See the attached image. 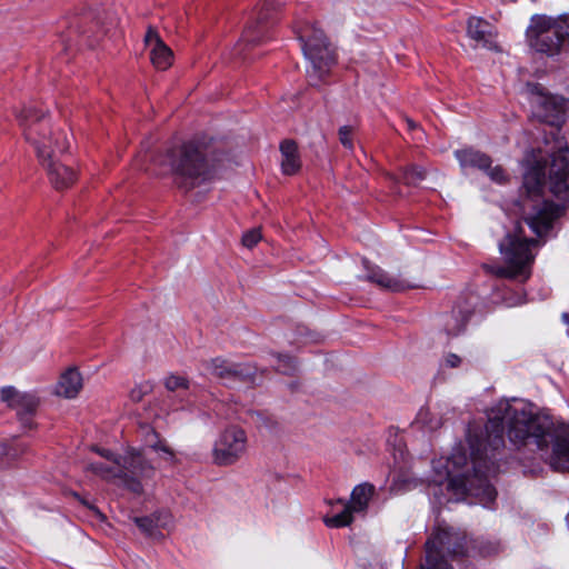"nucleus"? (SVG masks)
Masks as SVG:
<instances>
[{
  "label": "nucleus",
  "instance_id": "nucleus-13",
  "mask_svg": "<svg viewBox=\"0 0 569 569\" xmlns=\"http://www.w3.org/2000/svg\"><path fill=\"white\" fill-rule=\"evenodd\" d=\"M206 368L210 375L228 386L236 382H251L257 372V367L251 363H234L222 358L210 360Z\"/></svg>",
  "mask_w": 569,
  "mask_h": 569
},
{
  "label": "nucleus",
  "instance_id": "nucleus-23",
  "mask_svg": "<svg viewBox=\"0 0 569 569\" xmlns=\"http://www.w3.org/2000/svg\"><path fill=\"white\" fill-rule=\"evenodd\" d=\"M282 4L279 0H264V4L257 17V21L249 23L242 34L241 41H246L248 43H257L260 41V33L256 30L258 24L266 21L268 19V11L270 9H276Z\"/></svg>",
  "mask_w": 569,
  "mask_h": 569
},
{
  "label": "nucleus",
  "instance_id": "nucleus-29",
  "mask_svg": "<svg viewBox=\"0 0 569 569\" xmlns=\"http://www.w3.org/2000/svg\"><path fill=\"white\" fill-rule=\"evenodd\" d=\"M278 365L276 370L283 375H292L296 370V362L293 358L286 355H277Z\"/></svg>",
  "mask_w": 569,
  "mask_h": 569
},
{
  "label": "nucleus",
  "instance_id": "nucleus-10",
  "mask_svg": "<svg viewBox=\"0 0 569 569\" xmlns=\"http://www.w3.org/2000/svg\"><path fill=\"white\" fill-rule=\"evenodd\" d=\"M247 435L237 426L226 428L218 437L212 449V458L218 466L236 463L247 450Z\"/></svg>",
  "mask_w": 569,
  "mask_h": 569
},
{
  "label": "nucleus",
  "instance_id": "nucleus-32",
  "mask_svg": "<svg viewBox=\"0 0 569 569\" xmlns=\"http://www.w3.org/2000/svg\"><path fill=\"white\" fill-rule=\"evenodd\" d=\"M261 239V232L259 229H252L250 231H247L242 236V244L247 248L254 247Z\"/></svg>",
  "mask_w": 569,
  "mask_h": 569
},
{
  "label": "nucleus",
  "instance_id": "nucleus-28",
  "mask_svg": "<svg viewBox=\"0 0 569 569\" xmlns=\"http://www.w3.org/2000/svg\"><path fill=\"white\" fill-rule=\"evenodd\" d=\"M164 386L169 391H179L189 389V380L182 376L170 375L164 379Z\"/></svg>",
  "mask_w": 569,
  "mask_h": 569
},
{
  "label": "nucleus",
  "instance_id": "nucleus-36",
  "mask_svg": "<svg viewBox=\"0 0 569 569\" xmlns=\"http://www.w3.org/2000/svg\"><path fill=\"white\" fill-rule=\"evenodd\" d=\"M143 397V392L140 388H134L130 392V398L133 401H140Z\"/></svg>",
  "mask_w": 569,
  "mask_h": 569
},
{
  "label": "nucleus",
  "instance_id": "nucleus-26",
  "mask_svg": "<svg viewBox=\"0 0 569 569\" xmlns=\"http://www.w3.org/2000/svg\"><path fill=\"white\" fill-rule=\"evenodd\" d=\"M368 279L378 286L392 291H401L407 288L402 280L390 277L379 267H372L369 269Z\"/></svg>",
  "mask_w": 569,
  "mask_h": 569
},
{
  "label": "nucleus",
  "instance_id": "nucleus-22",
  "mask_svg": "<svg viewBox=\"0 0 569 569\" xmlns=\"http://www.w3.org/2000/svg\"><path fill=\"white\" fill-rule=\"evenodd\" d=\"M98 453L104 458L108 459L107 463L102 462H96L90 465V469L103 477V478H112V477H121L122 469H121V458H116L110 451L108 450H97Z\"/></svg>",
  "mask_w": 569,
  "mask_h": 569
},
{
  "label": "nucleus",
  "instance_id": "nucleus-37",
  "mask_svg": "<svg viewBox=\"0 0 569 569\" xmlns=\"http://www.w3.org/2000/svg\"><path fill=\"white\" fill-rule=\"evenodd\" d=\"M81 502L83 503V506H86L96 517L98 518H102V515L101 512L92 505H89L87 501L84 500H81Z\"/></svg>",
  "mask_w": 569,
  "mask_h": 569
},
{
  "label": "nucleus",
  "instance_id": "nucleus-20",
  "mask_svg": "<svg viewBox=\"0 0 569 569\" xmlns=\"http://www.w3.org/2000/svg\"><path fill=\"white\" fill-rule=\"evenodd\" d=\"M141 431L143 433V441L147 448L160 453L161 457L168 461L174 460L173 450L167 445L166 440L159 437L154 429L150 426H143L141 427Z\"/></svg>",
  "mask_w": 569,
  "mask_h": 569
},
{
  "label": "nucleus",
  "instance_id": "nucleus-39",
  "mask_svg": "<svg viewBox=\"0 0 569 569\" xmlns=\"http://www.w3.org/2000/svg\"><path fill=\"white\" fill-rule=\"evenodd\" d=\"M441 463H442L441 461L436 462L435 466H433V469L437 470L438 469V465H441Z\"/></svg>",
  "mask_w": 569,
  "mask_h": 569
},
{
  "label": "nucleus",
  "instance_id": "nucleus-38",
  "mask_svg": "<svg viewBox=\"0 0 569 569\" xmlns=\"http://www.w3.org/2000/svg\"><path fill=\"white\" fill-rule=\"evenodd\" d=\"M563 39H569V19L565 21V26H562Z\"/></svg>",
  "mask_w": 569,
  "mask_h": 569
},
{
  "label": "nucleus",
  "instance_id": "nucleus-19",
  "mask_svg": "<svg viewBox=\"0 0 569 569\" xmlns=\"http://www.w3.org/2000/svg\"><path fill=\"white\" fill-rule=\"evenodd\" d=\"M81 388V375L76 369H69L60 377L56 387V393L64 398H74Z\"/></svg>",
  "mask_w": 569,
  "mask_h": 569
},
{
  "label": "nucleus",
  "instance_id": "nucleus-25",
  "mask_svg": "<svg viewBox=\"0 0 569 569\" xmlns=\"http://www.w3.org/2000/svg\"><path fill=\"white\" fill-rule=\"evenodd\" d=\"M413 425L422 430L435 431L442 426V417L440 411L423 407L418 411Z\"/></svg>",
  "mask_w": 569,
  "mask_h": 569
},
{
  "label": "nucleus",
  "instance_id": "nucleus-1",
  "mask_svg": "<svg viewBox=\"0 0 569 569\" xmlns=\"http://www.w3.org/2000/svg\"><path fill=\"white\" fill-rule=\"evenodd\" d=\"M552 422L536 413L531 405L513 400H501L489 412L485 433L470 432L468 437L472 476L461 472L468 465L466 455L457 449L447 460L443 473L437 475L433 482L438 486L447 481V489L457 500L472 496L489 508L496 500V489L489 477L497 472L496 452L505 446V430L515 446L532 443L540 451H547L553 440Z\"/></svg>",
  "mask_w": 569,
  "mask_h": 569
},
{
  "label": "nucleus",
  "instance_id": "nucleus-17",
  "mask_svg": "<svg viewBox=\"0 0 569 569\" xmlns=\"http://www.w3.org/2000/svg\"><path fill=\"white\" fill-rule=\"evenodd\" d=\"M455 156L462 168L488 170L492 162L489 156L472 148L457 150Z\"/></svg>",
  "mask_w": 569,
  "mask_h": 569
},
{
  "label": "nucleus",
  "instance_id": "nucleus-34",
  "mask_svg": "<svg viewBox=\"0 0 569 569\" xmlns=\"http://www.w3.org/2000/svg\"><path fill=\"white\" fill-rule=\"evenodd\" d=\"M82 23L86 24V27L84 26H76V32L87 37L88 40L91 37L96 36V33L98 32V29H99L98 22L93 23L90 27H87V20H84Z\"/></svg>",
  "mask_w": 569,
  "mask_h": 569
},
{
  "label": "nucleus",
  "instance_id": "nucleus-16",
  "mask_svg": "<svg viewBox=\"0 0 569 569\" xmlns=\"http://www.w3.org/2000/svg\"><path fill=\"white\" fill-rule=\"evenodd\" d=\"M467 33L476 42L477 47L488 49L496 47L493 27L481 18H469Z\"/></svg>",
  "mask_w": 569,
  "mask_h": 569
},
{
  "label": "nucleus",
  "instance_id": "nucleus-5",
  "mask_svg": "<svg viewBox=\"0 0 569 569\" xmlns=\"http://www.w3.org/2000/svg\"><path fill=\"white\" fill-rule=\"evenodd\" d=\"M170 166L180 187L193 189L216 178V169L209 163L204 148L186 142L168 153Z\"/></svg>",
  "mask_w": 569,
  "mask_h": 569
},
{
  "label": "nucleus",
  "instance_id": "nucleus-27",
  "mask_svg": "<svg viewBox=\"0 0 569 569\" xmlns=\"http://www.w3.org/2000/svg\"><path fill=\"white\" fill-rule=\"evenodd\" d=\"M425 178V169L418 166H410L402 173V181L408 186H417Z\"/></svg>",
  "mask_w": 569,
  "mask_h": 569
},
{
  "label": "nucleus",
  "instance_id": "nucleus-41",
  "mask_svg": "<svg viewBox=\"0 0 569 569\" xmlns=\"http://www.w3.org/2000/svg\"><path fill=\"white\" fill-rule=\"evenodd\" d=\"M408 124H409L410 128H415V124H413L412 121H408Z\"/></svg>",
  "mask_w": 569,
  "mask_h": 569
},
{
  "label": "nucleus",
  "instance_id": "nucleus-15",
  "mask_svg": "<svg viewBox=\"0 0 569 569\" xmlns=\"http://www.w3.org/2000/svg\"><path fill=\"white\" fill-rule=\"evenodd\" d=\"M144 44L150 48V60L159 70H167L173 60L171 49L163 42L158 31L149 27L144 34Z\"/></svg>",
  "mask_w": 569,
  "mask_h": 569
},
{
  "label": "nucleus",
  "instance_id": "nucleus-9",
  "mask_svg": "<svg viewBox=\"0 0 569 569\" xmlns=\"http://www.w3.org/2000/svg\"><path fill=\"white\" fill-rule=\"evenodd\" d=\"M532 116L540 122L549 126L545 130V138L553 140V137H560V124L563 121L565 101L563 99L537 92L531 98Z\"/></svg>",
  "mask_w": 569,
  "mask_h": 569
},
{
  "label": "nucleus",
  "instance_id": "nucleus-31",
  "mask_svg": "<svg viewBox=\"0 0 569 569\" xmlns=\"http://www.w3.org/2000/svg\"><path fill=\"white\" fill-rule=\"evenodd\" d=\"M136 525L140 528V530L147 536L154 537L157 532V525L152 518L141 517L134 518Z\"/></svg>",
  "mask_w": 569,
  "mask_h": 569
},
{
  "label": "nucleus",
  "instance_id": "nucleus-7",
  "mask_svg": "<svg viewBox=\"0 0 569 569\" xmlns=\"http://www.w3.org/2000/svg\"><path fill=\"white\" fill-rule=\"evenodd\" d=\"M443 553H465V537L452 528H438L426 542V565L423 569H451L442 559Z\"/></svg>",
  "mask_w": 569,
  "mask_h": 569
},
{
  "label": "nucleus",
  "instance_id": "nucleus-8",
  "mask_svg": "<svg viewBox=\"0 0 569 569\" xmlns=\"http://www.w3.org/2000/svg\"><path fill=\"white\" fill-rule=\"evenodd\" d=\"M528 38L537 52L558 54L563 42L562 24L545 16L532 18Z\"/></svg>",
  "mask_w": 569,
  "mask_h": 569
},
{
  "label": "nucleus",
  "instance_id": "nucleus-12",
  "mask_svg": "<svg viewBox=\"0 0 569 569\" xmlns=\"http://www.w3.org/2000/svg\"><path fill=\"white\" fill-rule=\"evenodd\" d=\"M121 469L126 487L134 493L142 492V483L139 479H150L154 475L153 466L137 450L128 451L124 457H121Z\"/></svg>",
  "mask_w": 569,
  "mask_h": 569
},
{
  "label": "nucleus",
  "instance_id": "nucleus-11",
  "mask_svg": "<svg viewBox=\"0 0 569 569\" xmlns=\"http://www.w3.org/2000/svg\"><path fill=\"white\" fill-rule=\"evenodd\" d=\"M375 493V486L368 482L358 485L351 492L349 502L339 499L337 502L342 506V510L333 516L325 517L327 527L341 528L349 526L352 520V512H362L367 509L370 499Z\"/></svg>",
  "mask_w": 569,
  "mask_h": 569
},
{
  "label": "nucleus",
  "instance_id": "nucleus-3",
  "mask_svg": "<svg viewBox=\"0 0 569 569\" xmlns=\"http://www.w3.org/2000/svg\"><path fill=\"white\" fill-rule=\"evenodd\" d=\"M18 119L26 141L33 148L51 184L57 190L69 188L76 181V172L56 159L58 153L69 149L66 133L53 129L47 114L36 107L24 108Z\"/></svg>",
  "mask_w": 569,
  "mask_h": 569
},
{
  "label": "nucleus",
  "instance_id": "nucleus-30",
  "mask_svg": "<svg viewBox=\"0 0 569 569\" xmlns=\"http://www.w3.org/2000/svg\"><path fill=\"white\" fill-rule=\"evenodd\" d=\"M353 131H355V129L352 126H342L338 130L340 143L349 150L353 149V140H352Z\"/></svg>",
  "mask_w": 569,
  "mask_h": 569
},
{
  "label": "nucleus",
  "instance_id": "nucleus-18",
  "mask_svg": "<svg viewBox=\"0 0 569 569\" xmlns=\"http://www.w3.org/2000/svg\"><path fill=\"white\" fill-rule=\"evenodd\" d=\"M550 466L556 471L569 470V435L555 439Z\"/></svg>",
  "mask_w": 569,
  "mask_h": 569
},
{
  "label": "nucleus",
  "instance_id": "nucleus-4",
  "mask_svg": "<svg viewBox=\"0 0 569 569\" xmlns=\"http://www.w3.org/2000/svg\"><path fill=\"white\" fill-rule=\"evenodd\" d=\"M538 246V240L527 238L521 226L517 224L499 243L505 264H487L486 269L498 278L525 282L531 276L535 250Z\"/></svg>",
  "mask_w": 569,
  "mask_h": 569
},
{
  "label": "nucleus",
  "instance_id": "nucleus-6",
  "mask_svg": "<svg viewBox=\"0 0 569 569\" xmlns=\"http://www.w3.org/2000/svg\"><path fill=\"white\" fill-rule=\"evenodd\" d=\"M305 57L310 61L312 73L322 79L336 63V54L331 44L320 29L306 26L297 31Z\"/></svg>",
  "mask_w": 569,
  "mask_h": 569
},
{
  "label": "nucleus",
  "instance_id": "nucleus-21",
  "mask_svg": "<svg viewBox=\"0 0 569 569\" xmlns=\"http://www.w3.org/2000/svg\"><path fill=\"white\" fill-rule=\"evenodd\" d=\"M281 169L284 174L291 176L299 171L301 162L298 156V147L292 140H286L280 144Z\"/></svg>",
  "mask_w": 569,
  "mask_h": 569
},
{
  "label": "nucleus",
  "instance_id": "nucleus-14",
  "mask_svg": "<svg viewBox=\"0 0 569 569\" xmlns=\"http://www.w3.org/2000/svg\"><path fill=\"white\" fill-rule=\"evenodd\" d=\"M0 399L17 411L21 421L24 417L33 415L39 406V399L33 393L20 392L11 386L0 389Z\"/></svg>",
  "mask_w": 569,
  "mask_h": 569
},
{
  "label": "nucleus",
  "instance_id": "nucleus-2",
  "mask_svg": "<svg viewBox=\"0 0 569 569\" xmlns=\"http://www.w3.org/2000/svg\"><path fill=\"white\" fill-rule=\"evenodd\" d=\"M545 147L540 153L549 157L550 161L537 160L523 176L526 196L521 199V216L532 232L542 237L547 234L555 219L560 213V207L542 198V189L548 178L550 191L559 196L569 191V147L563 137L553 140L543 138Z\"/></svg>",
  "mask_w": 569,
  "mask_h": 569
},
{
  "label": "nucleus",
  "instance_id": "nucleus-35",
  "mask_svg": "<svg viewBox=\"0 0 569 569\" xmlns=\"http://www.w3.org/2000/svg\"><path fill=\"white\" fill-rule=\"evenodd\" d=\"M445 362L450 368H457L461 363V359L459 356H457L455 353H449L446 356Z\"/></svg>",
  "mask_w": 569,
  "mask_h": 569
},
{
  "label": "nucleus",
  "instance_id": "nucleus-33",
  "mask_svg": "<svg viewBox=\"0 0 569 569\" xmlns=\"http://www.w3.org/2000/svg\"><path fill=\"white\" fill-rule=\"evenodd\" d=\"M490 179L498 183H503L507 181V176L505 170L500 166H496L493 168H489L488 170H485Z\"/></svg>",
  "mask_w": 569,
  "mask_h": 569
},
{
  "label": "nucleus",
  "instance_id": "nucleus-40",
  "mask_svg": "<svg viewBox=\"0 0 569 569\" xmlns=\"http://www.w3.org/2000/svg\"><path fill=\"white\" fill-rule=\"evenodd\" d=\"M563 319L568 322L569 321V316L567 313H563Z\"/></svg>",
  "mask_w": 569,
  "mask_h": 569
},
{
  "label": "nucleus",
  "instance_id": "nucleus-24",
  "mask_svg": "<svg viewBox=\"0 0 569 569\" xmlns=\"http://www.w3.org/2000/svg\"><path fill=\"white\" fill-rule=\"evenodd\" d=\"M471 317V309L466 308H453L451 313L447 316L445 321V330L449 336H458L461 333Z\"/></svg>",
  "mask_w": 569,
  "mask_h": 569
}]
</instances>
